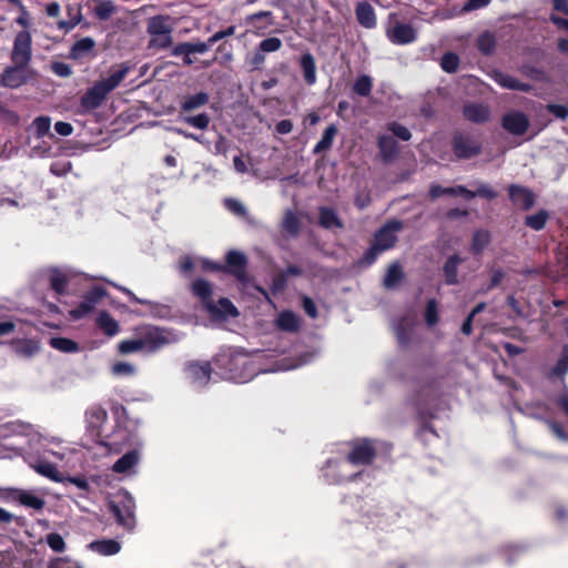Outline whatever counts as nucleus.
Segmentation results:
<instances>
[{"instance_id": "ddd939ff", "label": "nucleus", "mask_w": 568, "mask_h": 568, "mask_svg": "<svg viewBox=\"0 0 568 568\" xmlns=\"http://www.w3.org/2000/svg\"><path fill=\"white\" fill-rule=\"evenodd\" d=\"M508 195L515 205L520 206L525 211L531 209L535 204V194L528 187L510 184L508 186Z\"/></svg>"}, {"instance_id": "864d4df0", "label": "nucleus", "mask_w": 568, "mask_h": 568, "mask_svg": "<svg viewBox=\"0 0 568 568\" xmlns=\"http://www.w3.org/2000/svg\"><path fill=\"white\" fill-rule=\"evenodd\" d=\"M568 373V345L562 347L560 357L558 358L555 366L551 368V374L558 377H562Z\"/></svg>"}, {"instance_id": "680f3d73", "label": "nucleus", "mask_w": 568, "mask_h": 568, "mask_svg": "<svg viewBox=\"0 0 568 568\" xmlns=\"http://www.w3.org/2000/svg\"><path fill=\"white\" fill-rule=\"evenodd\" d=\"M112 373L116 376H129L136 372V368L126 362H116L112 365Z\"/></svg>"}, {"instance_id": "603ef678", "label": "nucleus", "mask_w": 568, "mask_h": 568, "mask_svg": "<svg viewBox=\"0 0 568 568\" xmlns=\"http://www.w3.org/2000/svg\"><path fill=\"white\" fill-rule=\"evenodd\" d=\"M459 57L455 52H446L440 59V67L447 73H455L459 68Z\"/></svg>"}, {"instance_id": "6ab92c4d", "label": "nucleus", "mask_w": 568, "mask_h": 568, "mask_svg": "<svg viewBox=\"0 0 568 568\" xmlns=\"http://www.w3.org/2000/svg\"><path fill=\"white\" fill-rule=\"evenodd\" d=\"M377 146L384 162H390L395 160L399 153L398 143L394 136L390 135H379L377 140Z\"/></svg>"}, {"instance_id": "5701e85b", "label": "nucleus", "mask_w": 568, "mask_h": 568, "mask_svg": "<svg viewBox=\"0 0 568 568\" xmlns=\"http://www.w3.org/2000/svg\"><path fill=\"white\" fill-rule=\"evenodd\" d=\"M318 224L326 230L343 229L344 223L337 215L334 209L322 206L318 210Z\"/></svg>"}, {"instance_id": "5fc2aeb1", "label": "nucleus", "mask_w": 568, "mask_h": 568, "mask_svg": "<svg viewBox=\"0 0 568 568\" xmlns=\"http://www.w3.org/2000/svg\"><path fill=\"white\" fill-rule=\"evenodd\" d=\"M439 321L438 303L435 298L428 300L425 308V322L429 327L436 325Z\"/></svg>"}, {"instance_id": "f8f14e48", "label": "nucleus", "mask_w": 568, "mask_h": 568, "mask_svg": "<svg viewBox=\"0 0 568 568\" xmlns=\"http://www.w3.org/2000/svg\"><path fill=\"white\" fill-rule=\"evenodd\" d=\"M191 291L193 295L201 298L204 307L210 314L219 312L216 304L212 300L213 290L210 282L203 278H197L192 283Z\"/></svg>"}, {"instance_id": "9b49d317", "label": "nucleus", "mask_w": 568, "mask_h": 568, "mask_svg": "<svg viewBox=\"0 0 568 568\" xmlns=\"http://www.w3.org/2000/svg\"><path fill=\"white\" fill-rule=\"evenodd\" d=\"M501 125L507 132L514 135H523L529 128V120L524 112L514 111L503 116Z\"/></svg>"}, {"instance_id": "6e6d98bb", "label": "nucleus", "mask_w": 568, "mask_h": 568, "mask_svg": "<svg viewBox=\"0 0 568 568\" xmlns=\"http://www.w3.org/2000/svg\"><path fill=\"white\" fill-rule=\"evenodd\" d=\"M45 542L54 552H63L65 550V541L58 532H50L45 536Z\"/></svg>"}, {"instance_id": "4be33fe9", "label": "nucleus", "mask_w": 568, "mask_h": 568, "mask_svg": "<svg viewBox=\"0 0 568 568\" xmlns=\"http://www.w3.org/2000/svg\"><path fill=\"white\" fill-rule=\"evenodd\" d=\"M11 496L13 499L18 500L21 505L36 509L42 510L45 506V501L43 498L31 494L30 491L22 489H12Z\"/></svg>"}, {"instance_id": "c756f323", "label": "nucleus", "mask_w": 568, "mask_h": 568, "mask_svg": "<svg viewBox=\"0 0 568 568\" xmlns=\"http://www.w3.org/2000/svg\"><path fill=\"white\" fill-rule=\"evenodd\" d=\"M90 549L102 556H112L120 551L121 545L114 539L94 540L90 544Z\"/></svg>"}, {"instance_id": "9d476101", "label": "nucleus", "mask_w": 568, "mask_h": 568, "mask_svg": "<svg viewBox=\"0 0 568 568\" xmlns=\"http://www.w3.org/2000/svg\"><path fill=\"white\" fill-rule=\"evenodd\" d=\"M387 39L396 45H405L416 41L417 31L410 23L396 22L386 30Z\"/></svg>"}, {"instance_id": "412c9836", "label": "nucleus", "mask_w": 568, "mask_h": 568, "mask_svg": "<svg viewBox=\"0 0 568 568\" xmlns=\"http://www.w3.org/2000/svg\"><path fill=\"white\" fill-rule=\"evenodd\" d=\"M109 507L111 514L119 525L128 528L132 527L134 524V518L130 506L125 504L121 505V503L118 501H111Z\"/></svg>"}, {"instance_id": "58836bf2", "label": "nucleus", "mask_w": 568, "mask_h": 568, "mask_svg": "<svg viewBox=\"0 0 568 568\" xmlns=\"http://www.w3.org/2000/svg\"><path fill=\"white\" fill-rule=\"evenodd\" d=\"M49 344L52 348L62 353H75L80 349L79 344L67 337H51Z\"/></svg>"}, {"instance_id": "72a5a7b5", "label": "nucleus", "mask_w": 568, "mask_h": 568, "mask_svg": "<svg viewBox=\"0 0 568 568\" xmlns=\"http://www.w3.org/2000/svg\"><path fill=\"white\" fill-rule=\"evenodd\" d=\"M277 326L285 332H296L300 328V320L292 311H283L277 316Z\"/></svg>"}, {"instance_id": "20e7f679", "label": "nucleus", "mask_w": 568, "mask_h": 568, "mask_svg": "<svg viewBox=\"0 0 568 568\" xmlns=\"http://www.w3.org/2000/svg\"><path fill=\"white\" fill-rule=\"evenodd\" d=\"M33 77L29 67L12 63L3 69L0 74V85L8 89H18L27 84Z\"/></svg>"}, {"instance_id": "c03bdc74", "label": "nucleus", "mask_w": 568, "mask_h": 568, "mask_svg": "<svg viewBox=\"0 0 568 568\" xmlns=\"http://www.w3.org/2000/svg\"><path fill=\"white\" fill-rule=\"evenodd\" d=\"M216 306L219 312L211 314L214 317L225 318L226 316L236 317L239 315L237 308L227 297H221Z\"/></svg>"}, {"instance_id": "13d9d810", "label": "nucleus", "mask_w": 568, "mask_h": 568, "mask_svg": "<svg viewBox=\"0 0 568 568\" xmlns=\"http://www.w3.org/2000/svg\"><path fill=\"white\" fill-rule=\"evenodd\" d=\"M381 253L382 252L372 244L364 255L357 261V266L368 267L373 265Z\"/></svg>"}, {"instance_id": "0eeeda50", "label": "nucleus", "mask_w": 568, "mask_h": 568, "mask_svg": "<svg viewBox=\"0 0 568 568\" xmlns=\"http://www.w3.org/2000/svg\"><path fill=\"white\" fill-rule=\"evenodd\" d=\"M403 229L402 221L393 220L387 222L374 233L373 245L382 253L394 247L397 242L395 232Z\"/></svg>"}, {"instance_id": "f704fd0d", "label": "nucleus", "mask_w": 568, "mask_h": 568, "mask_svg": "<svg viewBox=\"0 0 568 568\" xmlns=\"http://www.w3.org/2000/svg\"><path fill=\"white\" fill-rule=\"evenodd\" d=\"M496 44V38L494 33L489 31L483 32L477 39V49L483 55L486 57H489L494 53Z\"/></svg>"}, {"instance_id": "c9c22d12", "label": "nucleus", "mask_w": 568, "mask_h": 568, "mask_svg": "<svg viewBox=\"0 0 568 568\" xmlns=\"http://www.w3.org/2000/svg\"><path fill=\"white\" fill-rule=\"evenodd\" d=\"M337 134V128L334 124L328 125L321 140L316 143L313 149V153L318 154L321 152L327 151L332 148L335 135Z\"/></svg>"}, {"instance_id": "7ed1b4c3", "label": "nucleus", "mask_w": 568, "mask_h": 568, "mask_svg": "<svg viewBox=\"0 0 568 568\" xmlns=\"http://www.w3.org/2000/svg\"><path fill=\"white\" fill-rule=\"evenodd\" d=\"M108 292L103 286L91 287L82 297L80 304L69 311V316L73 321H79L91 314L95 306L106 296Z\"/></svg>"}, {"instance_id": "dca6fc26", "label": "nucleus", "mask_w": 568, "mask_h": 568, "mask_svg": "<svg viewBox=\"0 0 568 568\" xmlns=\"http://www.w3.org/2000/svg\"><path fill=\"white\" fill-rule=\"evenodd\" d=\"M355 16L358 24L365 29H373L377 24L375 10L367 1H359L356 3Z\"/></svg>"}, {"instance_id": "bb28decb", "label": "nucleus", "mask_w": 568, "mask_h": 568, "mask_svg": "<svg viewBox=\"0 0 568 568\" xmlns=\"http://www.w3.org/2000/svg\"><path fill=\"white\" fill-rule=\"evenodd\" d=\"M417 416L420 425L416 435L420 437L424 433L428 432L437 436V432L430 423L436 417V414L417 403Z\"/></svg>"}, {"instance_id": "338daca9", "label": "nucleus", "mask_w": 568, "mask_h": 568, "mask_svg": "<svg viewBox=\"0 0 568 568\" xmlns=\"http://www.w3.org/2000/svg\"><path fill=\"white\" fill-rule=\"evenodd\" d=\"M302 306H303V310L305 311V313L311 318H316L318 316V311H317L316 304L314 303V301L311 297L304 296L302 298Z\"/></svg>"}, {"instance_id": "a211bd4d", "label": "nucleus", "mask_w": 568, "mask_h": 568, "mask_svg": "<svg viewBox=\"0 0 568 568\" xmlns=\"http://www.w3.org/2000/svg\"><path fill=\"white\" fill-rule=\"evenodd\" d=\"M464 262V258L458 254L450 255L444 263L442 272L444 275L445 284L457 285L458 280V266Z\"/></svg>"}, {"instance_id": "f03ea898", "label": "nucleus", "mask_w": 568, "mask_h": 568, "mask_svg": "<svg viewBox=\"0 0 568 568\" xmlns=\"http://www.w3.org/2000/svg\"><path fill=\"white\" fill-rule=\"evenodd\" d=\"M349 452L345 460L354 466H369L377 457L376 439L368 437L355 438L347 443Z\"/></svg>"}, {"instance_id": "cd10ccee", "label": "nucleus", "mask_w": 568, "mask_h": 568, "mask_svg": "<svg viewBox=\"0 0 568 568\" xmlns=\"http://www.w3.org/2000/svg\"><path fill=\"white\" fill-rule=\"evenodd\" d=\"M211 47L209 39L205 42H180L173 47L171 54L180 57L182 53H204Z\"/></svg>"}, {"instance_id": "3c124183", "label": "nucleus", "mask_w": 568, "mask_h": 568, "mask_svg": "<svg viewBox=\"0 0 568 568\" xmlns=\"http://www.w3.org/2000/svg\"><path fill=\"white\" fill-rule=\"evenodd\" d=\"M547 219L548 213L545 210H540L536 214L526 216L525 224L535 231H540L545 227Z\"/></svg>"}, {"instance_id": "49530a36", "label": "nucleus", "mask_w": 568, "mask_h": 568, "mask_svg": "<svg viewBox=\"0 0 568 568\" xmlns=\"http://www.w3.org/2000/svg\"><path fill=\"white\" fill-rule=\"evenodd\" d=\"M33 468L41 476H44L53 481H61L57 466L53 463L45 460L39 462L38 464L33 465Z\"/></svg>"}, {"instance_id": "79ce46f5", "label": "nucleus", "mask_w": 568, "mask_h": 568, "mask_svg": "<svg viewBox=\"0 0 568 568\" xmlns=\"http://www.w3.org/2000/svg\"><path fill=\"white\" fill-rule=\"evenodd\" d=\"M181 120L199 130H206L210 125L211 119L206 113H200L196 115H190L189 113L180 114Z\"/></svg>"}, {"instance_id": "4d7b16f0", "label": "nucleus", "mask_w": 568, "mask_h": 568, "mask_svg": "<svg viewBox=\"0 0 568 568\" xmlns=\"http://www.w3.org/2000/svg\"><path fill=\"white\" fill-rule=\"evenodd\" d=\"M387 130L402 141H409L412 138L410 131L405 125L396 121L389 122L387 124Z\"/></svg>"}, {"instance_id": "69168bd1", "label": "nucleus", "mask_w": 568, "mask_h": 568, "mask_svg": "<svg viewBox=\"0 0 568 568\" xmlns=\"http://www.w3.org/2000/svg\"><path fill=\"white\" fill-rule=\"evenodd\" d=\"M287 281L288 278L282 272H280L272 280V291L274 293L284 291L287 286Z\"/></svg>"}, {"instance_id": "39448f33", "label": "nucleus", "mask_w": 568, "mask_h": 568, "mask_svg": "<svg viewBox=\"0 0 568 568\" xmlns=\"http://www.w3.org/2000/svg\"><path fill=\"white\" fill-rule=\"evenodd\" d=\"M10 60L12 63L29 67L32 60V37L29 31L21 30L16 34Z\"/></svg>"}, {"instance_id": "aec40b11", "label": "nucleus", "mask_w": 568, "mask_h": 568, "mask_svg": "<svg viewBox=\"0 0 568 568\" xmlns=\"http://www.w3.org/2000/svg\"><path fill=\"white\" fill-rule=\"evenodd\" d=\"M49 286L57 295H64L69 285V276L58 267L48 270Z\"/></svg>"}, {"instance_id": "473e14b6", "label": "nucleus", "mask_w": 568, "mask_h": 568, "mask_svg": "<svg viewBox=\"0 0 568 568\" xmlns=\"http://www.w3.org/2000/svg\"><path fill=\"white\" fill-rule=\"evenodd\" d=\"M404 278V272L398 262H394L387 268L383 284L386 288H394Z\"/></svg>"}, {"instance_id": "09e8293b", "label": "nucleus", "mask_w": 568, "mask_h": 568, "mask_svg": "<svg viewBox=\"0 0 568 568\" xmlns=\"http://www.w3.org/2000/svg\"><path fill=\"white\" fill-rule=\"evenodd\" d=\"M115 11V7L111 0H100L95 4L93 12L99 20H108Z\"/></svg>"}, {"instance_id": "2eb2a0df", "label": "nucleus", "mask_w": 568, "mask_h": 568, "mask_svg": "<svg viewBox=\"0 0 568 568\" xmlns=\"http://www.w3.org/2000/svg\"><path fill=\"white\" fill-rule=\"evenodd\" d=\"M169 342L164 329L144 326V352H155Z\"/></svg>"}, {"instance_id": "de8ad7c7", "label": "nucleus", "mask_w": 568, "mask_h": 568, "mask_svg": "<svg viewBox=\"0 0 568 568\" xmlns=\"http://www.w3.org/2000/svg\"><path fill=\"white\" fill-rule=\"evenodd\" d=\"M373 90V81L369 75H359L353 85V91L359 97H368Z\"/></svg>"}, {"instance_id": "4468645a", "label": "nucleus", "mask_w": 568, "mask_h": 568, "mask_svg": "<svg viewBox=\"0 0 568 568\" xmlns=\"http://www.w3.org/2000/svg\"><path fill=\"white\" fill-rule=\"evenodd\" d=\"M463 116L471 123L483 124L489 120L490 110L483 103L469 102L463 106Z\"/></svg>"}, {"instance_id": "bf43d9fd", "label": "nucleus", "mask_w": 568, "mask_h": 568, "mask_svg": "<svg viewBox=\"0 0 568 568\" xmlns=\"http://www.w3.org/2000/svg\"><path fill=\"white\" fill-rule=\"evenodd\" d=\"M282 48V40L276 37H270L262 40L258 44V50L262 52H275Z\"/></svg>"}, {"instance_id": "0e129e2a", "label": "nucleus", "mask_w": 568, "mask_h": 568, "mask_svg": "<svg viewBox=\"0 0 568 568\" xmlns=\"http://www.w3.org/2000/svg\"><path fill=\"white\" fill-rule=\"evenodd\" d=\"M504 278H505V273H504V271L501 268L494 270L493 274H491V277H490V282L486 286L484 292L485 293L489 292V291L494 290L495 287L499 286Z\"/></svg>"}, {"instance_id": "423d86ee", "label": "nucleus", "mask_w": 568, "mask_h": 568, "mask_svg": "<svg viewBox=\"0 0 568 568\" xmlns=\"http://www.w3.org/2000/svg\"><path fill=\"white\" fill-rule=\"evenodd\" d=\"M452 150L457 159L468 160L481 153V143L470 135L456 132L452 139Z\"/></svg>"}, {"instance_id": "a18cd8bd", "label": "nucleus", "mask_w": 568, "mask_h": 568, "mask_svg": "<svg viewBox=\"0 0 568 568\" xmlns=\"http://www.w3.org/2000/svg\"><path fill=\"white\" fill-rule=\"evenodd\" d=\"M282 226L290 235L297 236L302 224L298 216L294 212L287 211L284 215Z\"/></svg>"}, {"instance_id": "f257e3e1", "label": "nucleus", "mask_w": 568, "mask_h": 568, "mask_svg": "<svg viewBox=\"0 0 568 568\" xmlns=\"http://www.w3.org/2000/svg\"><path fill=\"white\" fill-rule=\"evenodd\" d=\"M129 71V67L121 64L116 70H113L108 78L97 81L80 99L82 111L90 113L99 109L108 95L126 78Z\"/></svg>"}, {"instance_id": "4c0bfd02", "label": "nucleus", "mask_w": 568, "mask_h": 568, "mask_svg": "<svg viewBox=\"0 0 568 568\" xmlns=\"http://www.w3.org/2000/svg\"><path fill=\"white\" fill-rule=\"evenodd\" d=\"M148 32L150 34H171L172 28L168 23L166 18L163 16H156L149 20Z\"/></svg>"}, {"instance_id": "1a4fd4ad", "label": "nucleus", "mask_w": 568, "mask_h": 568, "mask_svg": "<svg viewBox=\"0 0 568 568\" xmlns=\"http://www.w3.org/2000/svg\"><path fill=\"white\" fill-rule=\"evenodd\" d=\"M186 378L201 387L209 384L213 368L210 362L190 361L184 366Z\"/></svg>"}, {"instance_id": "a878e982", "label": "nucleus", "mask_w": 568, "mask_h": 568, "mask_svg": "<svg viewBox=\"0 0 568 568\" xmlns=\"http://www.w3.org/2000/svg\"><path fill=\"white\" fill-rule=\"evenodd\" d=\"M300 67L303 72V79L306 84L313 85L316 83V63L312 53L305 52L300 58Z\"/></svg>"}, {"instance_id": "2f4dec72", "label": "nucleus", "mask_w": 568, "mask_h": 568, "mask_svg": "<svg viewBox=\"0 0 568 568\" xmlns=\"http://www.w3.org/2000/svg\"><path fill=\"white\" fill-rule=\"evenodd\" d=\"M491 241L489 231L479 229L475 231L471 237L470 252L474 255H479L488 246Z\"/></svg>"}, {"instance_id": "f3484780", "label": "nucleus", "mask_w": 568, "mask_h": 568, "mask_svg": "<svg viewBox=\"0 0 568 568\" xmlns=\"http://www.w3.org/2000/svg\"><path fill=\"white\" fill-rule=\"evenodd\" d=\"M209 101L210 95L204 91L196 92L195 94L185 95L183 97L180 103V114H185L195 111L206 105Z\"/></svg>"}, {"instance_id": "c85d7f7f", "label": "nucleus", "mask_w": 568, "mask_h": 568, "mask_svg": "<svg viewBox=\"0 0 568 568\" xmlns=\"http://www.w3.org/2000/svg\"><path fill=\"white\" fill-rule=\"evenodd\" d=\"M108 413L102 407H92L87 412L88 429L99 435L101 426L106 422Z\"/></svg>"}, {"instance_id": "b1692460", "label": "nucleus", "mask_w": 568, "mask_h": 568, "mask_svg": "<svg viewBox=\"0 0 568 568\" xmlns=\"http://www.w3.org/2000/svg\"><path fill=\"white\" fill-rule=\"evenodd\" d=\"M493 79L495 80L496 83H498L500 87L505 89L517 90L521 92H529L531 90L530 84L524 83L518 79L500 71H495L493 74Z\"/></svg>"}, {"instance_id": "e433bc0d", "label": "nucleus", "mask_w": 568, "mask_h": 568, "mask_svg": "<svg viewBox=\"0 0 568 568\" xmlns=\"http://www.w3.org/2000/svg\"><path fill=\"white\" fill-rule=\"evenodd\" d=\"M245 22L256 29H264L273 23L272 11H258L246 17Z\"/></svg>"}, {"instance_id": "37998d69", "label": "nucleus", "mask_w": 568, "mask_h": 568, "mask_svg": "<svg viewBox=\"0 0 568 568\" xmlns=\"http://www.w3.org/2000/svg\"><path fill=\"white\" fill-rule=\"evenodd\" d=\"M525 551V546L513 544L504 545L499 550L508 565H513Z\"/></svg>"}, {"instance_id": "a19ab883", "label": "nucleus", "mask_w": 568, "mask_h": 568, "mask_svg": "<svg viewBox=\"0 0 568 568\" xmlns=\"http://www.w3.org/2000/svg\"><path fill=\"white\" fill-rule=\"evenodd\" d=\"M94 44L93 39L89 37L82 38L73 43L70 54L74 59H80L90 52L94 48Z\"/></svg>"}, {"instance_id": "6e6552de", "label": "nucleus", "mask_w": 568, "mask_h": 568, "mask_svg": "<svg viewBox=\"0 0 568 568\" xmlns=\"http://www.w3.org/2000/svg\"><path fill=\"white\" fill-rule=\"evenodd\" d=\"M223 272L233 275L239 282L247 281V258L244 253L232 250L226 254Z\"/></svg>"}, {"instance_id": "393cba45", "label": "nucleus", "mask_w": 568, "mask_h": 568, "mask_svg": "<svg viewBox=\"0 0 568 568\" xmlns=\"http://www.w3.org/2000/svg\"><path fill=\"white\" fill-rule=\"evenodd\" d=\"M13 352L22 357H32L39 349V343L29 338H16L10 342Z\"/></svg>"}, {"instance_id": "052dcab7", "label": "nucleus", "mask_w": 568, "mask_h": 568, "mask_svg": "<svg viewBox=\"0 0 568 568\" xmlns=\"http://www.w3.org/2000/svg\"><path fill=\"white\" fill-rule=\"evenodd\" d=\"M118 349L121 354H128L142 349V338L122 341L119 343Z\"/></svg>"}, {"instance_id": "e2e57ef3", "label": "nucleus", "mask_w": 568, "mask_h": 568, "mask_svg": "<svg viewBox=\"0 0 568 568\" xmlns=\"http://www.w3.org/2000/svg\"><path fill=\"white\" fill-rule=\"evenodd\" d=\"M33 125L38 136H44L50 131L51 120L49 116H38L34 119Z\"/></svg>"}, {"instance_id": "774afa93", "label": "nucleus", "mask_w": 568, "mask_h": 568, "mask_svg": "<svg viewBox=\"0 0 568 568\" xmlns=\"http://www.w3.org/2000/svg\"><path fill=\"white\" fill-rule=\"evenodd\" d=\"M521 73L531 78V79H535V80H540L542 79L545 72L535 67V65H531V64H525L521 67Z\"/></svg>"}, {"instance_id": "8fccbe9b", "label": "nucleus", "mask_w": 568, "mask_h": 568, "mask_svg": "<svg viewBox=\"0 0 568 568\" xmlns=\"http://www.w3.org/2000/svg\"><path fill=\"white\" fill-rule=\"evenodd\" d=\"M151 39L148 44L149 50H162L172 45L173 38L171 34H150Z\"/></svg>"}, {"instance_id": "7c9ffc66", "label": "nucleus", "mask_w": 568, "mask_h": 568, "mask_svg": "<svg viewBox=\"0 0 568 568\" xmlns=\"http://www.w3.org/2000/svg\"><path fill=\"white\" fill-rule=\"evenodd\" d=\"M95 322L97 326L109 337L119 333L118 322L106 311L100 312Z\"/></svg>"}, {"instance_id": "ea45409f", "label": "nucleus", "mask_w": 568, "mask_h": 568, "mask_svg": "<svg viewBox=\"0 0 568 568\" xmlns=\"http://www.w3.org/2000/svg\"><path fill=\"white\" fill-rule=\"evenodd\" d=\"M136 463L138 454L135 452H129L114 463L112 469L115 473L123 474L130 470Z\"/></svg>"}]
</instances>
